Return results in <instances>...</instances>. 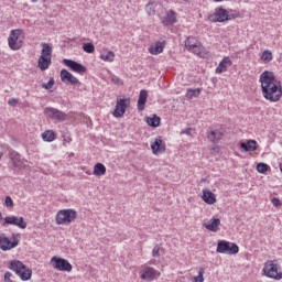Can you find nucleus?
I'll return each mask as SVG.
<instances>
[{"mask_svg": "<svg viewBox=\"0 0 282 282\" xmlns=\"http://www.w3.org/2000/svg\"><path fill=\"white\" fill-rule=\"evenodd\" d=\"M261 90L263 97L270 102H278L282 98V85L273 72L265 70L260 75Z\"/></svg>", "mask_w": 282, "mask_h": 282, "instance_id": "obj_1", "label": "nucleus"}, {"mask_svg": "<svg viewBox=\"0 0 282 282\" xmlns=\"http://www.w3.org/2000/svg\"><path fill=\"white\" fill-rule=\"evenodd\" d=\"M239 17H240V13L237 11L229 12L224 8H217L213 14L208 15V20L212 23H217V22L223 23L226 21L237 19Z\"/></svg>", "mask_w": 282, "mask_h": 282, "instance_id": "obj_2", "label": "nucleus"}, {"mask_svg": "<svg viewBox=\"0 0 282 282\" xmlns=\"http://www.w3.org/2000/svg\"><path fill=\"white\" fill-rule=\"evenodd\" d=\"M9 268L12 272H15V274L21 279V281H30V279L32 278V270L20 260L10 261Z\"/></svg>", "mask_w": 282, "mask_h": 282, "instance_id": "obj_3", "label": "nucleus"}, {"mask_svg": "<svg viewBox=\"0 0 282 282\" xmlns=\"http://www.w3.org/2000/svg\"><path fill=\"white\" fill-rule=\"evenodd\" d=\"M185 46L189 52L198 55L200 58H208L209 56L207 48L194 36H189L186 40Z\"/></svg>", "mask_w": 282, "mask_h": 282, "instance_id": "obj_4", "label": "nucleus"}, {"mask_svg": "<svg viewBox=\"0 0 282 282\" xmlns=\"http://www.w3.org/2000/svg\"><path fill=\"white\" fill-rule=\"evenodd\" d=\"M25 40V34L22 30H12L8 37V45L12 51H19L22 48Z\"/></svg>", "mask_w": 282, "mask_h": 282, "instance_id": "obj_5", "label": "nucleus"}, {"mask_svg": "<svg viewBox=\"0 0 282 282\" xmlns=\"http://www.w3.org/2000/svg\"><path fill=\"white\" fill-rule=\"evenodd\" d=\"M263 272L268 279H274L275 281H281L282 270L278 260H269L264 263Z\"/></svg>", "mask_w": 282, "mask_h": 282, "instance_id": "obj_6", "label": "nucleus"}, {"mask_svg": "<svg viewBox=\"0 0 282 282\" xmlns=\"http://www.w3.org/2000/svg\"><path fill=\"white\" fill-rule=\"evenodd\" d=\"M76 218H77V212L75 209L73 208L61 209L57 212L55 216V221L57 225L68 226L72 223H74Z\"/></svg>", "mask_w": 282, "mask_h": 282, "instance_id": "obj_7", "label": "nucleus"}, {"mask_svg": "<svg viewBox=\"0 0 282 282\" xmlns=\"http://www.w3.org/2000/svg\"><path fill=\"white\" fill-rule=\"evenodd\" d=\"M53 50L51 45L44 43L41 52V56L37 62V66L41 70H46L52 64Z\"/></svg>", "mask_w": 282, "mask_h": 282, "instance_id": "obj_8", "label": "nucleus"}, {"mask_svg": "<svg viewBox=\"0 0 282 282\" xmlns=\"http://www.w3.org/2000/svg\"><path fill=\"white\" fill-rule=\"evenodd\" d=\"M51 265L54 270H58L59 272H72L73 270V265L68 260L57 256L51 259Z\"/></svg>", "mask_w": 282, "mask_h": 282, "instance_id": "obj_9", "label": "nucleus"}, {"mask_svg": "<svg viewBox=\"0 0 282 282\" xmlns=\"http://www.w3.org/2000/svg\"><path fill=\"white\" fill-rule=\"evenodd\" d=\"M161 276V272L158 271L156 269L149 267L147 264L141 267V271H140V278L142 279V281H158V279H160Z\"/></svg>", "mask_w": 282, "mask_h": 282, "instance_id": "obj_10", "label": "nucleus"}, {"mask_svg": "<svg viewBox=\"0 0 282 282\" xmlns=\"http://www.w3.org/2000/svg\"><path fill=\"white\" fill-rule=\"evenodd\" d=\"M20 242L19 235H12L11 240L4 235H0V249L2 251H9L15 247H18Z\"/></svg>", "mask_w": 282, "mask_h": 282, "instance_id": "obj_11", "label": "nucleus"}, {"mask_svg": "<svg viewBox=\"0 0 282 282\" xmlns=\"http://www.w3.org/2000/svg\"><path fill=\"white\" fill-rule=\"evenodd\" d=\"M218 253L237 254L239 252V246L235 242L227 240H220L217 246Z\"/></svg>", "mask_w": 282, "mask_h": 282, "instance_id": "obj_12", "label": "nucleus"}, {"mask_svg": "<svg viewBox=\"0 0 282 282\" xmlns=\"http://www.w3.org/2000/svg\"><path fill=\"white\" fill-rule=\"evenodd\" d=\"M130 98H118L115 110L112 112L113 117L121 118L126 113L127 108L130 106Z\"/></svg>", "mask_w": 282, "mask_h": 282, "instance_id": "obj_13", "label": "nucleus"}, {"mask_svg": "<svg viewBox=\"0 0 282 282\" xmlns=\"http://www.w3.org/2000/svg\"><path fill=\"white\" fill-rule=\"evenodd\" d=\"M1 225L3 227L12 225V226H17L21 229H25L28 224L25 223L23 217L7 216L6 218H3V221L1 223Z\"/></svg>", "mask_w": 282, "mask_h": 282, "instance_id": "obj_14", "label": "nucleus"}, {"mask_svg": "<svg viewBox=\"0 0 282 282\" xmlns=\"http://www.w3.org/2000/svg\"><path fill=\"white\" fill-rule=\"evenodd\" d=\"M44 113L46 117L57 121H65L67 119L65 112L51 107L45 108Z\"/></svg>", "mask_w": 282, "mask_h": 282, "instance_id": "obj_15", "label": "nucleus"}, {"mask_svg": "<svg viewBox=\"0 0 282 282\" xmlns=\"http://www.w3.org/2000/svg\"><path fill=\"white\" fill-rule=\"evenodd\" d=\"M63 64L67 66L72 72L77 73L79 75H83L87 72V68L84 65L72 59L65 58L63 59Z\"/></svg>", "mask_w": 282, "mask_h": 282, "instance_id": "obj_16", "label": "nucleus"}, {"mask_svg": "<svg viewBox=\"0 0 282 282\" xmlns=\"http://www.w3.org/2000/svg\"><path fill=\"white\" fill-rule=\"evenodd\" d=\"M151 149L153 154L159 155L162 154L166 151V144L162 140L161 137L156 138L152 143H151Z\"/></svg>", "mask_w": 282, "mask_h": 282, "instance_id": "obj_17", "label": "nucleus"}, {"mask_svg": "<svg viewBox=\"0 0 282 282\" xmlns=\"http://www.w3.org/2000/svg\"><path fill=\"white\" fill-rule=\"evenodd\" d=\"M61 80L65 84H70V85H82L78 78H76L73 74H70L66 69L61 70Z\"/></svg>", "mask_w": 282, "mask_h": 282, "instance_id": "obj_18", "label": "nucleus"}, {"mask_svg": "<svg viewBox=\"0 0 282 282\" xmlns=\"http://www.w3.org/2000/svg\"><path fill=\"white\" fill-rule=\"evenodd\" d=\"M231 65V58L229 56L224 57L223 61L219 63L218 67L216 68V74L226 73Z\"/></svg>", "mask_w": 282, "mask_h": 282, "instance_id": "obj_19", "label": "nucleus"}, {"mask_svg": "<svg viewBox=\"0 0 282 282\" xmlns=\"http://www.w3.org/2000/svg\"><path fill=\"white\" fill-rule=\"evenodd\" d=\"M176 17H177L176 12H174L173 10H170L166 13V15L162 19V23L166 26L173 25L177 21Z\"/></svg>", "mask_w": 282, "mask_h": 282, "instance_id": "obj_20", "label": "nucleus"}, {"mask_svg": "<svg viewBox=\"0 0 282 282\" xmlns=\"http://www.w3.org/2000/svg\"><path fill=\"white\" fill-rule=\"evenodd\" d=\"M240 148L246 152H254L258 150V142L256 140H248L247 142H241Z\"/></svg>", "mask_w": 282, "mask_h": 282, "instance_id": "obj_21", "label": "nucleus"}, {"mask_svg": "<svg viewBox=\"0 0 282 282\" xmlns=\"http://www.w3.org/2000/svg\"><path fill=\"white\" fill-rule=\"evenodd\" d=\"M202 198L208 205H214L217 202L216 195L209 189H203Z\"/></svg>", "mask_w": 282, "mask_h": 282, "instance_id": "obj_22", "label": "nucleus"}, {"mask_svg": "<svg viewBox=\"0 0 282 282\" xmlns=\"http://www.w3.org/2000/svg\"><path fill=\"white\" fill-rule=\"evenodd\" d=\"M165 42H156L154 45L149 47V52L152 55H159L164 51Z\"/></svg>", "mask_w": 282, "mask_h": 282, "instance_id": "obj_23", "label": "nucleus"}, {"mask_svg": "<svg viewBox=\"0 0 282 282\" xmlns=\"http://www.w3.org/2000/svg\"><path fill=\"white\" fill-rule=\"evenodd\" d=\"M220 224H221V221L219 218H213V219H210L209 223L205 224L204 226L206 227V229L217 232L219 230Z\"/></svg>", "mask_w": 282, "mask_h": 282, "instance_id": "obj_24", "label": "nucleus"}, {"mask_svg": "<svg viewBox=\"0 0 282 282\" xmlns=\"http://www.w3.org/2000/svg\"><path fill=\"white\" fill-rule=\"evenodd\" d=\"M147 100H148V91L143 89L140 91V96L138 99V109L140 111L144 110Z\"/></svg>", "mask_w": 282, "mask_h": 282, "instance_id": "obj_25", "label": "nucleus"}, {"mask_svg": "<svg viewBox=\"0 0 282 282\" xmlns=\"http://www.w3.org/2000/svg\"><path fill=\"white\" fill-rule=\"evenodd\" d=\"M42 139L45 142H53L56 139V133L53 130H46L42 133Z\"/></svg>", "mask_w": 282, "mask_h": 282, "instance_id": "obj_26", "label": "nucleus"}, {"mask_svg": "<svg viewBox=\"0 0 282 282\" xmlns=\"http://www.w3.org/2000/svg\"><path fill=\"white\" fill-rule=\"evenodd\" d=\"M106 172H107V169L102 163H97L94 166V175L96 176H102L106 174Z\"/></svg>", "mask_w": 282, "mask_h": 282, "instance_id": "obj_27", "label": "nucleus"}, {"mask_svg": "<svg viewBox=\"0 0 282 282\" xmlns=\"http://www.w3.org/2000/svg\"><path fill=\"white\" fill-rule=\"evenodd\" d=\"M223 138V133L220 130H215V131H212L209 134H208V139L214 142V143H217L219 140H221Z\"/></svg>", "mask_w": 282, "mask_h": 282, "instance_id": "obj_28", "label": "nucleus"}, {"mask_svg": "<svg viewBox=\"0 0 282 282\" xmlns=\"http://www.w3.org/2000/svg\"><path fill=\"white\" fill-rule=\"evenodd\" d=\"M260 59L264 63V64H269L272 59H273V53L270 50H267L262 53Z\"/></svg>", "mask_w": 282, "mask_h": 282, "instance_id": "obj_29", "label": "nucleus"}, {"mask_svg": "<svg viewBox=\"0 0 282 282\" xmlns=\"http://www.w3.org/2000/svg\"><path fill=\"white\" fill-rule=\"evenodd\" d=\"M115 57H116V55H115V53L111 52V51H108V52L102 53V54L100 55V58H101L104 62H109V63H112V62L115 61Z\"/></svg>", "mask_w": 282, "mask_h": 282, "instance_id": "obj_30", "label": "nucleus"}, {"mask_svg": "<svg viewBox=\"0 0 282 282\" xmlns=\"http://www.w3.org/2000/svg\"><path fill=\"white\" fill-rule=\"evenodd\" d=\"M156 7H158V3L155 1H150L145 7L148 14L154 15Z\"/></svg>", "mask_w": 282, "mask_h": 282, "instance_id": "obj_31", "label": "nucleus"}, {"mask_svg": "<svg viewBox=\"0 0 282 282\" xmlns=\"http://www.w3.org/2000/svg\"><path fill=\"white\" fill-rule=\"evenodd\" d=\"M149 126L156 128L160 126L161 119L158 116L149 117L147 119Z\"/></svg>", "mask_w": 282, "mask_h": 282, "instance_id": "obj_32", "label": "nucleus"}, {"mask_svg": "<svg viewBox=\"0 0 282 282\" xmlns=\"http://www.w3.org/2000/svg\"><path fill=\"white\" fill-rule=\"evenodd\" d=\"M204 274H205V269L204 268H199L198 270V275L194 276L193 282H204Z\"/></svg>", "mask_w": 282, "mask_h": 282, "instance_id": "obj_33", "label": "nucleus"}, {"mask_svg": "<svg viewBox=\"0 0 282 282\" xmlns=\"http://www.w3.org/2000/svg\"><path fill=\"white\" fill-rule=\"evenodd\" d=\"M83 50H84L86 53L91 54V53L95 52V46H94L93 43H85V44L83 45Z\"/></svg>", "mask_w": 282, "mask_h": 282, "instance_id": "obj_34", "label": "nucleus"}, {"mask_svg": "<svg viewBox=\"0 0 282 282\" xmlns=\"http://www.w3.org/2000/svg\"><path fill=\"white\" fill-rule=\"evenodd\" d=\"M200 95V89L197 88V89H188L187 90V97L188 98H193V97H198Z\"/></svg>", "mask_w": 282, "mask_h": 282, "instance_id": "obj_35", "label": "nucleus"}, {"mask_svg": "<svg viewBox=\"0 0 282 282\" xmlns=\"http://www.w3.org/2000/svg\"><path fill=\"white\" fill-rule=\"evenodd\" d=\"M268 169H269V165L265 164V163H259V164L257 165V171H258L259 173H262V174H264V173L268 171Z\"/></svg>", "mask_w": 282, "mask_h": 282, "instance_id": "obj_36", "label": "nucleus"}, {"mask_svg": "<svg viewBox=\"0 0 282 282\" xmlns=\"http://www.w3.org/2000/svg\"><path fill=\"white\" fill-rule=\"evenodd\" d=\"M10 159L13 161L14 166H19L20 155L18 153H11Z\"/></svg>", "mask_w": 282, "mask_h": 282, "instance_id": "obj_37", "label": "nucleus"}, {"mask_svg": "<svg viewBox=\"0 0 282 282\" xmlns=\"http://www.w3.org/2000/svg\"><path fill=\"white\" fill-rule=\"evenodd\" d=\"M160 251H161V247L159 245H156L154 248H153V251H152V256L154 258H159L161 254H160Z\"/></svg>", "mask_w": 282, "mask_h": 282, "instance_id": "obj_38", "label": "nucleus"}, {"mask_svg": "<svg viewBox=\"0 0 282 282\" xmlns=\"http://www.w3.org/2000/svg\"><path fill=\"white\" fill-rule=\"evenodd\" d=\"M4 282H13V274L9 271L4 274Z\"/></svg>", "mask_w": 282, "mask_h": 282, "instance_id": "obj_39", "label": "nucleus"}, {"mask_svg": "<svg viewBox=\"0 0 282 282\" xmlns=\"http://www.w3.org/2000/svg\"><path fill=\"white\" fill-rule=\"evenodd\" d=\"M111 82L115 84V85H118V84H123L122 80L118 77V76H112L111 77Z\"/></svg>", "mask_w": 282, "mask_h": 282, "instance_id": "obj_40", "label": "nucleus"}, {"mask_svg": "<svg viewBox=\"0 0 282 282\" xmlns=\"http://www.w3.org/2000/svg\"><path fill=\"white\" fill-rule=\"evenodd\" d=\"M271 202L275 207L282 206V202L278 197H274Z\"/></svg>", "mask_w": 282, "mask_h": 282, "instance_id": "obj_41", "label": "nucleus"}, {"mask_svg": "<svg viewBox=\"0 0 282 282\" xmlns=\"http://www.w3.org/2000/svg\"><path fill=\"white\" fill-rule=\"evenodd\" d=\"M6 205L8 207H13V200H12V198L10 196L6 197Z\"/></svg>", "mask_w": 282, "mask_h": 282, "instance_id": "obj_42", "label": "nucleus"}, {"mask_svg": "<svg viewBox=\"0 0 282 282\" xmlns=\"http://www.w3.org/2000/svg\"><path fill=\"white\" fill-rule=\"evenodd\" d=\"M53 85H54V79L51 78L50 82L46 85H43V87L45 89H51L53 87Z\"/></svg>", "mask_w": 282, "mask_h": 282, "instance_id": "obj_43", "label": "nucleus"}, {"mask_svg": "<svg viewBox=\"0 0 282 282\" xmlns=\"http://www.w3.org/2000/svg\"><path fill=\"white\" fill-rule=\"evenodd\" d=\"M8 104L12 107H15L19 104V100L15 98L9 99Z\"/></svg>", "mask_w": 282, "mask_h": 282, "instance_id": "obj_44", "label": "nucleus"}, {"mask_svg": "<svg viewBox=\"0 0 282 282\" xmlns=\"http://www.w3.org/2000/svg\"><path fill=\"white\" fill-rule=\"evenodd\" d=\"M183 133H185V134H187V135H191V133H192V129L191 128H188V129H186L185 131H183L182 132V134Z\"/></svg>", "mask_w": 282, "mask_h": 282, "instance_id": "obj_45", "label": "nucleus"}, {"mask_svg": "<svg viewBox=\"0 0 282 282\" xmlns=\"http://www.w3.org/2000/svg\"><path fill=\"white\" fill-rule=\"evenodd\" d=\"M213 1L219 3V2H224V1H230V0H213Z\"/></svg>", "mask_w": 282, "mask_h": 282, "instance_id": "obj_46", "label": "nucleus"}, {"mask_svg": "<svg viewBox=\"0 0 282 282\" xmlns=\"http://www.w3.org/2000/svg\"><path fill=\"white\" fill-rule=\"evenodd\" d=\"M3 217H2V213L0 212V221L2 220L3 221Z\"/></svg>", "mask_w": 282, "mask_h": 282, "instance_id": "obj_47", "label": "nucleus"}, {"mask_svg": "<svg viewBox=\"0 0 282 282\" xmlns=\"http://www.w3.org/2000/svg\"><path fill=\"white\" fill-rule=\"evenodd\" d=\"M2 156H3V153H2V152H0V160L2 159Z\"/></svg>", "mask_w": 282, "mask_h": 282, "instance_id": "obj_48", "label": "nucleus"}, {"mask_svg": "<svg viewBox=\"0 0 282 282\" xmlns=\"http://www.w3.org/2000/svg\"><path fill=\"white\" fill-rule=\"evenodd\" d=\"M280 170H281V172H282V164L280 165Z\"/></svg>", "mask_w": 282, "mask_h": 282, "instance_id": "obj_49", "label": "nucleus"}, {"mask_svg": "<svg viewBox=\"0 0 282 282\" xmlns=\"http://www.w3.org/2000/svg\"><path fill=\"white\" fill-rule=\"evenodd\" d=\"M32 2H37V0H32Z\"/></svg>", "mask_w": 282, "mask_h": 282, "instance_id": "obj_50", "label": "nucleus"}]
</instances>
